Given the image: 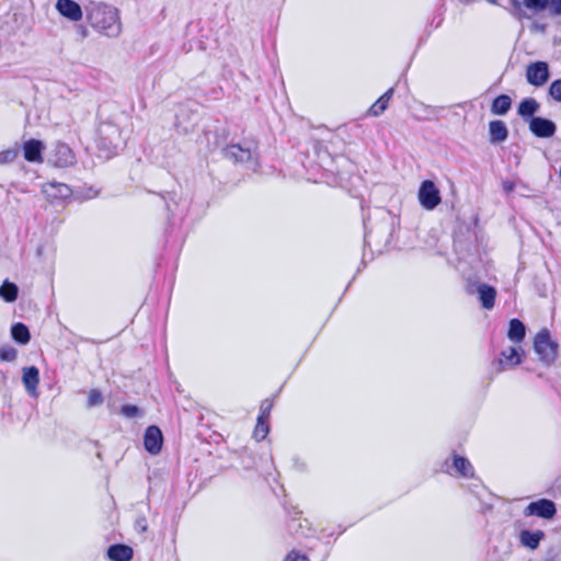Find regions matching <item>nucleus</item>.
<instances>
[{"label":"nucleus","instance_id":"obj_1","mask_svg":"<svg viewBox=\"0 0 561 561\" xmlns=\"http://www.w3.org/2000/svg\"><path fill=\"white\" fill-rule=\"evenodd\" d=\"M88 20L96 32L115 35L122 31L117 10L103 3H92L90 5Z\"/></svg>","mask_w":561,"mask_h":561},{"label":"nucleus","instance_id":"obj_2","mask_svg":"<svg viewBox=\"0 0 561 561\" xmlns=\"http://www.w3.org/2000/svg\"><path fill=\"white\" fill-rule=\"evenodd\" d=\"M224 157L234 163H241L247 169L256 171L259 168V154L255 148L249 145L232 144L222 150Z\"/></svg>","mask_w":561,"mask_h":561},{"label":"nucleus","instance_id":"obj_3","mask_svg":"<svg viewBox=\"0 0 561 561\" xmlns=\"http://www.w3.org/2000/svg\"><path fill=\"white\" fill-rule=\"evenodd\" d=\"M558 348V343L551 339L550 332L547 329H542L536 334L534 339V350L546 366H550L554 363Z\"/></svg>","mask_w":561,"mask_h":561},{"label":"nucleus","instance_id":"obj_4","mask_svg":"<svg viewBox=\"0 0 561 561\" xmlns=\"http://www.w3.org/2000/svg\"><path fill=\"white\" fill-rule=\"evenodd\" d=\"M98 146L107 157L116 154L121 146V130L115 124L103 123L99 128Z\"/></svg>","mask_w":561,"mask_h":561},{"label":"nucleus","instance_id":"obj_5","mask_svg":"<svg viewBox=\"0 0 561 561\" xmlns=\"http://www.w3.org/2000/svg\"><path fill=\"white\" fill-rule=\"evenodd\" d=\"M417 197L421 206L427 210L434 209L442 201L439 190L431 180L421 183Z\"/></svg>","mask_w":561,"mask_h":561},{"label":"nucleus","instance_id":"obj_6","mask_svg":"<svg viewBox=\"0 0 561 561\" xmlns=\"http://www.w3.org/2000/svg\"><path fill=\"white\" fill-rule=\"evenodd\" d=\"M48 161L56 168H68L75 164L76 156L67 144L58 141L54 145Z\"/></svg>","mask_w":561,"mask_h":561},{"label":"nucleus","instance_id":"obj_7","mask_svg":"<svg viewBox=\"0 0 561 561\" xmlns=\"http://www.w3.org/2000/svg\"><path fill=\"white\" fill-rule=\"evenodd\" d=\"M557 514V506L553 501L548 499H540L534 502H530L524 508L525 516H537L545 519H551Z\"/></svg>","mask_w":561,"mask_h":561},{"label":"nucleus","instance_id":"obj_8","mask_svg":"<svg viewBox=\"0 0 561 561\" xmlns=\"http://www.w3.org/2000/svg\"><path fill=\"white\" fill-rule=\"evenodd\" d=\"M549 77V66L546 61L531 62L526 69L527 82L534 87H542Z\"/></svg>","mask_w":561,"mask_h":561},{"label":"nucleus","instance_id":"obj_9","mask_svg":"<svg viewBox=\"0 0 561 561\" xmlns=\"http://www.w3.org/2000/svg\"><path fill=\"white\" fill-rule=\"evenodd\" d=\"M529 130L538 138H550L557 131V125L546 117H534L528 123Z\"/></svg>","mask_w":561,"mask_h":561},{"label":"nucleus","instance_id":"obj_10","mask_svg":"<svg viewBox=\"0 0 561 561\" xmlns=\"http://www.w3.org/2000/svg\"><path fill=\"white\" fill-rule=\"evenodd\" d=\"M163 444V435L157 425H150L146 428L144 436L145 449L151 455H158Z\"/></svg>","mask_w":561,"mask_h":561},{"label":"nucleus","instance_id":"obj_11","mask_svg":"<svg viewBox=\"0 0 561 561\" xmlns=\"http://www.w3.org/2000/svg\"><path fill=\"white\" fill-rule=\"evenodd\" d=\"M522 3L534 12L547 10L552 16H561V0H522Z\"/></svg>","mask_w":561,"mask_h":561},{"label":"nucleus","instance_id":"obj_12","mask_svg":"<svg viewBox=\"0 0 561 561\" xmlns=\"http://www.w3.org/2000/svg\"><path fill=\"white\" fill-rule=\"evenodd\" d=\"M44 142L38 139H28L23 142V157L26 161L33 163L43 162Z\"/></svg>","mask_w":561,"mask_h":561},{"label":"nucleus","instance_id":"obj_13","mask_svg":"<svg viewBox=\"0 0 561 561\" xmlns=\"http://www.w3.org/2000/svg\"><path fill=\"white\" fill-rule=\"evenodd\" d=\"M43 193L51 201H64L71 196L72 190L69 185L60 182H49L43 186Z\"/></svg>","mask_w":561,"mask_h":561},{"label":"nucleus","instance_id":"obj_14","mask_svg":"<svg viewBox=\"0 0 561 561\" xmlns=\"http://www.w3.org/2000/svg\"><path fill=\"white\" fill-rule=\"evenodd\" d=\"M522 352H523L522 348L516 347V346H510L507 348H504L501 352V357L497 360V365H499L497 371H502L506 367H514V366L519 365L522 362V357H520Z\"/></svg>","mask_w":561,"mask_h":561},{"label":"nucleus","instance_id":"obj_15","mask_svg":"<svg viewBox=\"0 0 561 561\" xmlns=\"http://www.w3.org/2000/svg\"><path fill=\"white\" fill-rule=\"evenodd\" d=\"M56 9L70 21L77 22L82 19L81 7L73 0H57Z\"/></svg>","mask_w":561,"mask_h":561},{"label":"nucleus","instance_id":"obj_16","mask_svg":"<svg viewBox=\"0 0 561 561\" xmlns=\"http://www.w3.org/2000/svg\"><path fill=\"white\" fill-rule=\"evenodd\" d=\"M106 556L110 561H130L134 557V550L127 545L114 543L107 548Z\"/></svg>","mask_w":561,"mask_h":561},{"label":"nucleus","instance_id":"obj_17","mask_svg":"<svg viewBox=\"0 0 561 561\" xmlns=\"http://www.w3.org/2000/svg\"><path fill=\"white\" fill-rule=\"evenodd\" d=\"M22 381L30 396H36L39 382V370L35 366H28L23 369Z\"/></svg>","mask_w":561,"mask_h":561},{"label":"nucleus","instance_id":"obj_18","mask_svg":"<svg viewBox=\"0 0 561 561\" xmlns=\"http://www.w3.org/2000/svg\"><path fill=\"white\" fill-rule=\"evenodd\" d=\"M540 104L534 98H525L520 101L517 107V114L527 124L531 118L537 117L535 114L539 111Z\"/></svg>","mask_w":561,"mask_h":561},{"label":"nucleus","instance_id":"obj_19","mask_svg":"<svg viewBox=\"0 0 561 561\" xmlns=\"http://www.w3.org/2000/svg\"><path fill=\"white\" fill-rule=\"evenodd\" d=\"M490 142L497 145L504 142L508 137V129L503 121L495 119L489 123Z\"/></svg>","mask_w":561,"mask_h":561},{"label":"nucleus","instance_id":"obj_20","mask_svg":"<svg viewBox=\"0 0 561 561\" xmlns=\"http://www.w3.org/2000/svg\"><path fill=\"white\" fill-rule=\"evenodd\" d=\"M479 300L484 309H492L495 304L496 290L488 284H479L477 288Z\"/></svg>","mask_w":561,"mask_h":561},{"label":"nucleus","instance_id":"obj_21","mask_svg":"<svg viewBox=\"0 0 561 561\" xmlns=\"http://www.w3.org/2000/svg\"><path fill=\"white\" fill-rule=\"evenodd\" d=\"M543 538H545V533L542 530L531 531L528 529H524L519 534L520 543L524 547L529 548L531 550L537 549L540 545V541Z\"/></svg>","mask_w":561,"mask_h":561},{"label":"nucleus","instance_id":"obj_22","mask_svg":"<svg viewBox=\"0 0 561 561\" xmlns=\"http://www.w3.org/2000/svg\"><path fill=\"white\" fill-rule=\"evenodd\" d=\"M453 468L463 478H472L474 476V469L466 457L454 455Z\"/></svg>","mask_w":561,"mask_h":561},{"label":"nucleus","instance_id":"obj_23","mask_svg":"<svg viewBox=\"0 0 561 561\" xmlns=\"http://www.w3.org/2000/svg\"><path fill=\"white\" fill-rule=\"evenodd\" d=\"M526 335V327L519 319L510 321L507 337L514 343H520Z\"/></svg>","mask_w":561,"mask_h":561},{"label":"nucleus","instance_id":"obj_24","mask_svg":"<svg viewBox=\"0 0 561 561\" xmlns=\"http://www.w3.org/2000/svg\"><path fill=\"white\" fill-rule=\"evenodd\" d=\"M512 106V99L507 94L497 95L491 104V112L494 115L503 116L507 114Z\"/></svg>","mask_w":561,"mask_h":561},{"label":"nucleus","instance_id":"obj_25","mask_svg":"<svg viewBox=\"0 0 561 561\" xmlns=\"http://www.w3.org/2000/svg\"><path fill=\"white\" fill-rule=\"evenodd\" d=\"M393 88L388 89L369 108L368 113L371 116L381 115L388 107L389 101L392 98Z\"/></svg>","mask_w":561,"mask_h":561},{"label":"nucleus","instance_id":"obj_26","mask_svg":"<svg viewBox=\"0 0 561 561\" xmlns=\"http://www.w3.org/2000/svg\"><path fill=\"white\" fill-rule=\"evenodd\" d=\"M11 336L16 343L21 345L27 344L31 340L30 330L27 325L22 322H16L11 327Z\"/></svg>","mask_w":561,"mask_h":561},{"label":"nucleus","instance_id":"obj_27","mask_svg":"<svg viewBox=\"0 0 561 561\" xmlns=\"http://www.w3.org/2000/svg\"><path fill=\"white\" fill-rule=\"evenodd\" d=\"M289 533L301 536V537H308L310 535V527L307 519H301L300 517H293L288 525Z\"/></svg>","mask_w":561,"mask_h":561},{"label":"nucleus","instance_id":"obj_28","mask_svg":"<svg viewBox=\"0 0 561 561\" xmlns=\"http://www.w3.org/2000/svg\"><path fill=\"white\" fill-rule=\"evenodd\" d=\"M19 296V287L16 284L5 279L0 286V297L5 302H14Z\"/></svg>","mask_w":561,"mask_h":561},{"label":"nucleus","instance_id":"obj_29","mask_svg":"<svg viewBox=\"0 0 561 561\" xmlns=\"http://www.w3.org/2000/svg\"><path fill=\"white\" fill-rule=\"evenodd\" d=\"M415 116L417 119L426 121L430 119L433 115L437 114V108L431 105H425L424 103H419L415 108Z\"/></svg>","mask_w":561,"mask_h":561},{"label":"nucleus","instance_id":"obj_30","mask_svg":"<svg viewBox=\"0 0 561 561\" xmlns=\"http://www.w3.org/2000/svg\"><path fill=\"white\" fill-rule=\"evenodd\" d=\"M268 432H270V425L267 423V420L257 419L256 425H255V428L253 432V437L257 442H261L267 436Z\"/></svg>","mask_w":561,"mask_h":561},{"label":"nucleus","instance_id":"obj_31","mask_svg":"<svg viewBox=\"0 0 561 561\" xmlns=\"http://www.w3.org/2000/svg\"><path fill=\"white\" fill-rule=\"evenodd\" d=\"M121 413L125 417H128V419H133V417H137V416H141L142 415V412L140 411V409L137 405H134V404H124L121 408Z\"/></svg>","mask_w":561,"mask_h":561},{"label":"nucleus","instance_id":"obj_32","mask_svg":"<svg viewBox=\"0 0 561 561\" xmlns=\"http://www.w3.org/2000/svg\"><path fill=\"white\" fill-rule=\"evenodd\" d=\"M102 402H103V396H102L101 391L98 389L90 390L89 396H88V403H87L88 408H93V407L100 405V404H102Z\"/></svg>","mask_w":561,"mask_h":561},{"label":"nucleus","instance_id":"obj_33","mask_svg":"<svg viewBox=\"0 0 561 561\" xmlns=\"http://www.w3.org/2000/svg\"><path fill=\"white\" fill-rule=\"evenodd\" d=\"M16 358V350L12 346L0 347V359L2 362H13Z\"/></svg>","mask_w":561,"mask_h":561},{"label":"nucleus","instance_id":"obj_34","mask_svg":"<svg viewBox=\"0 0 561 561\" xmlns=\"http://www.w3.org/2000/svg\"><path fill=\"white\" fill-rule=\"evenodd\" d=\"M272 408H273V401L272 400H270V399L263 400L261 402V405H260V414H259L257 419H260V420H268L271 411H272Z\"/></svg>","mask_w":561,"mask_h":561},{"label":"nucleus","instance_id":"obj_35","mask_svg":"<svg viewBox=\"0 0 561 561\" xmlns=\"http://www.w3.org/2000/svg\"><path fill=\"white\" fill-rule=\"evenodd\" d=\"M549 95L557 102H561V79L554 80L549 87Z\"/></svg>","mask_w":561,"mask_h":561},{"label":"nucleus","instance_id":"obj_36","mask_svg":"<svg viewBox=\"0 0 561 561\" xmlns=\"http://www.w3.org/2000/svg\"><path fill=\"white\" fill-rule=\"evenodd\" d=\"M18 157V150L8 149L0 152V164L13 162Z\"/></svg>","mask_w":561,"mask_h":561},{"label":"nucleus","instance_id":"obj_37","mask_svg":"<svg viewBox=\"0 0 561 561\" xmlns=\"http://www.w3.org/2000/svg\"><path fill=\"white\" fill-rule=\"evenodd\" d=\"M135 526H136V528H137L139 531H141V533L147 531V529H148V524H147V519H146V517H144V516H142V517L137 518V519H136V523H135Z\"/></svg>","mask_w":561,"mask_h":561},{"label":"nucleus","instance_id":"obj_38","mask_svg":"<svg viewBox=\"0 0 561 561\" xmlns=\"http://www.w3.org/2000/svg\"><path fill=\"white\" fill-rule=\"evenodd\" d=\"M284 561H308V559L304 554L291 552L286 557Z\"/></svg>","mask_w":561,"mask_h":561},{"label":"nucleus","instance_id":"obj_39","mask_svg":"<svg viewBox=\"0 0 561 561\" xmlns=\"http://www.w3.org/2000/svg\"><path fill=\"white\" fill-rule=\"evenodd\" d=\"M98 195V191L93 190V188H89V193L88 195L85 194V197L88 198H93Z\"/></svg>","mask_w":561,"mask_h":561},{"label":"nucleus","instance_id":"obj_40","mask_svg":"<svg viewBox=\"0 0 561 561\" xmlns=\"http://www.w3.org/2000/svg\"><path fill=\"white\" fill-rule=\"evenodd\" d=\"M513 3L515 7L519 5V2L517 0H513Z\"/></svg>","mask_w":561,"mask_h":561},{"label":"nucleus","instance_id":"obj_41","mask_svg":"<svg viewBox=\"0 0 561 561\" xmlns=\"http://www.w3.org/2000/svg\"><path fill=\"white\" fill-rule=\"evenodd\" d=\"M488 2H490V3H496V2H497V0H488Z\"/></svg>","mask_w":561,"mask_h":561}]
</instances>
